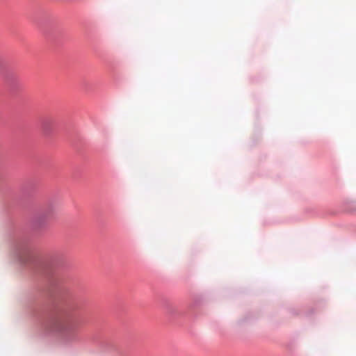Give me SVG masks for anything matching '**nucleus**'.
<instances>
[{"label": "nucleus", "mask_w": 356, "mask_h": 356, "mask_svg": "<svg viewBox=\"0 0 356 356\" xmlns=\"http://www.w3.org/2000/svg\"><path fill=\"white\" fill-rule=\"evenodd\" d=\"M49 214H50V211H44V213H43L44 216H47V215H49Z\"/></svg>", "instance_id": "f257e3e1"}]
</instances>
